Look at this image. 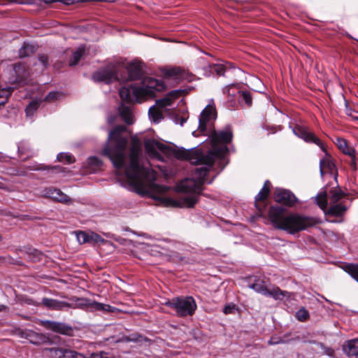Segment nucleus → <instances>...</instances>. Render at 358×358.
Instances as JSON below:
<instances>
[{
  "instance_id": "f257e3e1",
  "label": "nucleus",
  "mask_w": 358,
  "mask_h": 358,
  "mask_svg": "<svg viewBox=\"0 0 358 358\" xmlns=\"http://www.w3.org/2000/svg\"><path fill=\"white\" fill-rule=\"evenodd\" d=\"M233 138L232 130L229 127L219 131L211 133L212 149L204 154L201 149H178L175 150V157L179 159L188 160L192 164H203L206 166L196 168L192 178H186L178 185L179 192L187 194L178 199L166 196H154L162 201L165 206L178 208H192L198 201L201 193L205 178L213 166L215 160L222 158L227 153L226 144L230 143Z\"/></svg>"
},
{
  "instance_id": "f03ea898",
  "label": "nucleus",
  "mask_w": 358,
  "mask_h": 358,
  "mask_svg": "<svg viewBox=\"0 0 358 358\" xmlns=\"http://www.w3.org/2000/svg\"><path fill=\"white\" fill-rule=\"evenodd\" d=\"M125 130V126L119 125L110 131L108 140L111 141V144L104 148L103 154L111 160L116 169L124 171L131 185L137 190L144 189L147 182L149 189L156 179L155 172L149 162L141 158V144L136 138L132 139L129 156L126 155L128 138L122 136Z\"/></svg>"
},
{
  "instance_id": "7ed1b4c3",
  "label": "nucleus",
  "mask_w": 358,
  "mask_h": 358,
  "mask_svg": "<svg viewBox=\"0 0 358 358\" xmlns=\"http://www.w3.org/2000/svg\"><path fill=\"white\" fill-rule=\"evenodd\" d=\"M268 218L274 228L295 234L316 224L313 217L298 213L285 215V209L280 206H272L268 210Z\"/></svg>"
},
{
  "instance_id": "20e7f679",
  "label": "nucleus",
  "mask_w": 358,
  "mask_h": 358,
  "mask_svg": "<svg viewBox=\"0 0 358 358\" xmlns=\"http://www.w3.org/2000/svg\"><path fill=\"white\" fill-rule=\"evenodd\" d=\"M165 85L161 80L151 77L143 79L140 85H130L122 87L119 90L122 102L133 103L134 101L141 102L147 99L156 96V92L164 90Z\"/></svg>"
},
{
  "instance_id": "39448f33",
  "label": "nucleus",
  "mask_w": 358,
  "mask_h": 358,
  "mask_svg": "<svg viewBox=\"0 0 358 358\" xmlns=\"http://www.w3.org/2000/svg\"><path fill=\"white\" fill-rule=\"evenodd\" d=\"M293 132L295 135L303 139L306 142L316 144L325 152L324 157L320 161V172L322 176L324 175V169H327L330 171H332L334 169L335 165L332 162L331 156L327 152L321 141L313 133L310 131L308 128L301 125L296 126L293 129Z\"/></svg>"
},
{
  "instance_id": "423d86ee",
  "label": "nucleus",
  "mask_w": 358,
  "mask_h": 358,
  "mask_svg": "<svg viewBox=\"0 0 358 358\" xmlns=\"http://www.w3.org/2000/svg\"><path fill=\"white\" fill-rule=\"evenodd\" d=\"M164 305L176 311L179 317L192 316L196 309V303L192 296L175 297L168 300Z\"/></svg>"
},
{
  "instance_id": "0eeeda50",
  "label": "nucleus",
  "mask_w": 358,
  "mask_h": 358,
  "mask_svg": "<svg viewBox=\"0 0 358 358\" xmlns=\"http://www.w3.org/2000/svg\"><path fill=\"white\" fill-rule=\"evenodd\" d=\"M250 287L257 293L271 296L275 300H282L284 298H289L290 296V294L288 292L282 290L277 286H273L268 289L266 282L260 278L255 279V282L250 285Z\"/></svg>"
},
{
  "instance_id": "6e6552de",
  "label": "nucleus",
  "mask_w": 358,
  "mask_h": 358,
  "mask_svg": "<svg viewBox=\"0 0 358 358\" xmlns=\"http://www.w3.org/2000/svg\"><path fill=\"white\" fill-rule=\"evenodd\" d=\"M123 64H109L105 68L96 71L92 75V78L96 82H104L109 83L115 80H124V78L118 76L119 71L122 69Z\"/></svg>"
},
{
  "instance_id": "1a4fd4ad",
  "label": "nucleus",
  "mask_w": 358,
  "mask_h": 358,
  "mask_svg": "<svg viewBox=\"0 0 358 358\" xmlns=\"http://www.w3.org/2000/svg\"><path fill=\"white\" fill-rule=\"evenodd\" d=\"M123 64H109L105 68L96 71L92 75V78L96 82H104L109 83L115 80H124V78L118 76L119 71L122 69Z\"/></svg>"
},
{
  "instance_id": "9d476101",
  "label": "nucleus",
  "mask_w": 358,
  "mask_h": 358,
  "mask_svg": "<svg viewBox=\"0 0 358 358\" xmlns=\"http://www.w3.org/2000/svg\"><path fill=\"white\" fill-rule=\"evenodd\" d=\"M217 114L215 108L211 104H208L201 111L199 119V130L205 133L208 129L211 127L213 122L216 119Z\"/></svg>"
},
{
  "instance_id": "9b49d317",
  "label": "nucleus",
  "mask_w": 358,
  "mask_h": 358,
  "mask_svg": "<svg viewBox=\"0 0 358 358\" xmlns=\"http://www.w3.org/2000/svg\"><path fill=\"white\" fill-rule=\"evenodd\" d=\"M275 200L276 202L288 207H292L298 202L295 195L291 191L285 189H275Z\"/></svg>"
},
{
  "instance_id": "f8f14e48",
  "label": "nucleus",
  "mask_w": 358,
  "mask_h": 358,
  "mask_svg": "<svg viewBox=\"0 0 358 358\" xmlns=\"http://www.w3.org/2000/svg\"><path fill=\"white\" fill-rule=\"evenodd\" d=\"M41 324L45 329L61 334L71 336L73 333L71 327L62 322L45 320L41 322Z\"/></svg>"
},
{
  "instance_id": "ddd939ff",
  "label": "nucleus",
  "mask_w": 358,
  "mask_h": 358,
  "mask_svg": "<svg viewBox=\"0 0 358 358\" xmlns=\"http://www.w3.org/2000/svg\"><path fill=\"white\" fill-rule=\"evenodd\" d=\"M164 74L166 78H172L175 80H186L189 81L192 77V73L180 66L165 69Z\"/></svg>"
},
{
  "instance_id": "4468645a",
  "label": "nucleus",
  "mask_w": 358,
  "mask_h": 358,
  "mask_svg": "<svg viewBox=\"0 0 358 358\" xmlns=\"http://www.w3.org/2000/svg\"><path fill=\"white\" fill-rule=\"evenodd\" d=\"M43 196L46 198H50L54 201L63 203H71V199L69 196L65 194L60 189L55 187L45 188L43 190Z\"/></svg>"
},
{
  "instance_id": "2eb2a0df",
  "label": "nucleus",
  "mask_w": 358,
  "mask_h": 358,
  "mask_svg": "<svg viewBox=\"0 0 358 358\" xmlns=\"http://www.w3.org/2000/svg\"><path fill=\"white\" fill-rule=\"evenodd\" d=\"M12 71L15 78H11L9 80L10 83H20L25 81L29 76V71L27 67L22 63L13 64Z\"/></svg>"
},
{
  "instance_id": "dca6fc26",
  "label": "nucleus",
  "mask_w": 358,
  "mask_h": 358,
  "mask_svg": "<svg viewBox=\"0 0 358 358\" xmlns=\"http://www.w3.org/2000/svg\"><path fill=\"white\" fill-rule=\"evenodd\" d=\"M48 350L52 352L57 358H87L82 353L66 348H49Z\"/></svg>"
},
{
  "instance_id": "f3484780",
  "label": "nucleus",
  "mask_w": 358,
  "mask_h": 358,
  "mask_svg": "<svg viewBox=\"0 0 358 358\" xmlns=\"http://www.w3.org/2000/svg\"><path fill=\"white\" fill-rule=\"evenodd\" d=\"M41 303L48 309L55 310H62L66 308H72V305L66 301H62L54 299L43 298Z\"/></svg>"
},
{
  "instance_id": "a211bd4d",
  "label": "nucleus",
  "mask_w": 358,
  "mask_h": 358,
  "mask_svg": "<svg viewBox=\"0 0 358 358\" xmlns=\"http://www.w3.org/2000/svg\"><path fill=\"white\" fill-rule=\"evenodd\" d=\"M123 64L122 69L124 68V64ZM125 68L130 80H136L141 77L143 71L141 62L137 61L129 62L125 66Z\"/></svg>"
},
{
  "instance_id": "6ab92c4d",
  "label": "nucleus",
  "mask_w": 358,
  "mask_h": 358,
  "mask_svg": "<svg viewBox=\"0 0 358 358\" xmlns=\"http://www.w3.org/2000/svg\"><path fill=\"white\" fill-rule=\"evenodd\" d=\"M146 151L152 156L157 155V151H164L166 146L155 140H148L145 142Z\"/></svg>"
},
{
  "instance_id": "aec40b11",
  "label": "nucleus",
  "mask_w": 358,
  "mask_h": 358,
  "mask_svg": "<svg viewBox=\"0 0 358 358\" xmlns=\"http://www.w3.org/2000/svg\"><path fill=\"white\" fill-rule=\"evenodd\" d=\"M336 145L344 154L349 155L354 161L355 158V150L352 147L349 146L347 141L341 138H336Z\"/></svg>"
},
{
  "instance_id": "412c9836",
  "label": "nucleus",
  "mask_w": 358,
  "mask_h": 358,
  "mask_svg": "<svg viewBox=\"0 0 358 358\" xmlns=\"http://www.w3.org/2000/svg\"><path fill=\"white\" fill-rule=\"evenodd\" d=\"M348 208L342 203L331 204L325 213L328 215L341 217L346 212Z\"/></svg>"
},
{
  "instance_id": "4be33fe9",
  "label": "nucleus",
  "mask_w": 358,
  "mask_h": 358,
  "mask_svg": "<svg viewBox=\"0 0 358 358\" xmlns=\"http://www.w3.org/2000/svg\"><path fill=\"white\" fill-rule=\"evenodd\" d=\"M119 113L123 120L128 124L133 123V115L130 106H125L124 103L119 108Z\"/></svg>"
},
{
  "instance_id": "5701e85b",
  "label": "nucleus",
  "mask_w": 358,
  "mask_h": 358,
  "mask_svg": "<svg viewBox=\"0 0 358 358\" xmlns=\"http://www.w3.org/2000/svg\"><path fill=\"white\" fill-rule=\"evenodd\" d=\"M358 340L348 341L343 345V350L348 356H356L357 354Z\"/></svg>"
},
{
  "instance_id": "b1692460",
  "label": "nucleus",
  "mask_w": 358,
  "mask_h": 358,
  "mask_svg": "<svg viewBox=\"0 0 358 358\" xmlns=\"http://www.w3.org/2000/svg\"><path fill=\"white\" fill-rule=\"evenodd\" d=\"M164 111L159 109L156 106L150 108L148 113L150 117L155 123H159L163 119V113Z\"/></svg>"
},
{
  "instance_id": "393cba45",
  "label": "nucleus",
  "mask_w": 358,
  "mask_h": 358,
  "mask_svg": "<svg viewBox=\"0 0 358 358\" xmlns=\"http://www.w3.org/2000/svg\"><path fill=\"white\" fill-rule=\"evenodd\" d=\"M342 268L344 271L358 282V264H346Z\"/></svg>"
},
{
  "instance_id": "a878e982",
  "label": "nucleus",
  "mask_w": 358,
  "mask_h": 358,
  "mask_svg": "<svg viewBox=\"0 0 358 358\" xmlns=\"http://www.w3.org/2000/svg\"><path fill=\"white\" fill-rule=\"evenodd\" d=\"M13 90V87L0 86V108L7 103Z\"/></svg>"
},
{
  "instance_id": "bb28decb",
  "label": "nucleus",
  "mask_w": 358,
  "mask_h": 358,
  "mask_svg": "<svg viewBox=\"0 0 358 358\" xmlns=\"http://www.w3.org/2000/svg\"><path fill=\"white\" fill-rule=\"evenodd\" d=\"M24 252L27 254V257L32 262H39L41 260L43 257V254L34 248H25Z\"/></svg>"
},
{
  "instance_id": "cd10ccee",
  "label": "nucleus",
  "mask_w": 358,
  "mask_h": 358,
  "mask_svg": "<svg viewBox=\"0 0 358 358\" xmlns=\"http://www.w3.org/2000/svg\"><path fill=\"white\" fill-rule=\"evenodd\" d=\"M315 201L319 207L325 210L327 207V194L325 191L321 192L315 196Z\"/></svg>"
},
{
  "instance_id": "c85d7f7f",
  "label": "nucleus",
  "mask_w": 358,
  "mask_h": 358,
  "mask_svg": "<svg viewBox=\"0 0 358 358\" xmlns=\"http://www.w3.org/2000/svg\"><path fill=\"white\" fill-rule=\"evenodd\" d=\"M122 340L125 342H137V343H143L146 342L148 339L138 334H132L129 336H124Z\"/></svg>"
},
{
  "instance_id": "c756f323",
  "label": "nucleus",
  "mask_w": 358,
  "mask_h": 358,
  "mask_svg": "<svg viewBox=\"0 0 358 358\" xmlns=\"http://www.w3.org/2000/svg\"><path fill=\"white\" fill-rule=\"evenodd\" d=\"M91 306L95 310L107 312V313L113 312L114 309H115V308L110 306V305L104 304V303H99V302H94V303H91Z\"/></svg>"
},
{
  "instance_id": "7c9ffc66",
  "label": "nucleus",
  "mask_w": 358,
  "mask_h": 358,
  "mask_svg": "<svg viewBox=\"0 0 358 358\" xmlns=\"http://www.w3.org/2000/svg\"><path fill=\"white\" fill-rule=\"evenodd\" d=\"M173 104V99L169 96L160 99L156 101L155 106L164 111L166 110V107Z\"/></svg>"
},
{
  "instance_id": "2f4dec72",
  "label": "nucleus",
  "mask_w": 358,
  "mask_h": 358,
  "mask_svg": "<svg viewBox=\"0 0 358 358\" xmlns=\"http://www.w3.org/2000/svg\"><path fill=\"white\" fill-rule=\"evenodd\" d=\"M84 52L85 50L83 48H79L76 52H74L72 58L69 61V65H76L78 63L80 58L82 57L83 55L84 54Z\"/></svg>"
},
{
  "instance_id": "473e14b6",
  "label": "nucleus",
  "mask_w": 358,
  "mask_h": 358,
  "mask_svg": "<svg viewBox=\"0 0 358 358\" xmlns=\"http://www.w3.org/2000/svg\"><path fill=\"white\" fill-rule=\"evenodd\" d=\"M57 159L59 162H66L67 164H72L75 162V158L73 155L66 152H61L57 155Z\"/></svg>"
},
{
  "instance_id": "72a5a7b5",
  "label": "nucleus",
  "mask_w": 358,
  "mask_h": 358,
  "mask_svg": "<svg viewBox=\"0 0 358 358\" xmlns=\"http://www.w3.org/2000/svg\"><path fill=\"white\" fill-rule=\"evenodd\" d=\"M40 102L37 100H34L29 103L25 109L26 115L31 116L36 111L39 106Z\"/></svg>"
},
{
  "instance_id": "f704fd0d",
  "label": "nucleus",
  "mask_w": 358,
  "mask_h": 358,
  "mask_svg": "<svg viewBox=\"0 0 358 358\" xmlns=\"http://www.w3.org/2000/svg\"><path fill=\"white\" fill-rule=\"evenodd\" d=\"M240 94V101H244L248 106H250L252 103L251 94L248 91H238Z\"/></svg>"
},
{
  "instance_id": "c9c22d12",
  "label": "nucleus",
  "mask_w": 358,
  "mask_h": 358,
  "mask_svg": "<svg viewBox=\"0 0 358 358\" xmlns=\"http://www.w3.org/2000/svg\"><path fill=\"white\" fill-rule=\"evenodd\" d=\"M31 170L40 171V170H47L51 171L52 172L57 171L60 172L62 171V167L61 166H48L43 164H38L34 167L31 169Z\"/></svg>"
},
{
  "instance_id": "e433bc0d",
  "label": "nucleus",
  "mask_w": 358,
  "mask_h": 358,
  "mask_svg": "<svg viewBox=\"0 0 358 358\" xmlns=\"http://www.w3.org/2000/svg\"><path fill=\"white\" fill-rule=\"evenodd\" d=\"M330 203H336L339 200L343 197V192L341 190L334 189L331 190Z\"/></svg>"
},
{
  "instance_id": "4c0bfd02",
  "label": "nucleus",
  "mask_w": 358,
  "mask_h": 358,
  "mask_svg": "<svg viewBox=\"0 0 358 358\" xmlns=\"http://www.w3.org/2000/svg\"><path fill=\"white\" fill-rule=\"evenodd\" d=\"M33 46L29 44H24V45L19 50L20 57H25L29 56L33 52Z\"/></svg>"
},
{
  "instance_id": "58836bf2",
  "label": "nucleus",
  "mask_w": 358,
  "mask_h": 358,
  "mask_svg": "<svg viewBox=\"0 0 358 358\" xmlns=\"http://www.w3.org/2000/svg\"><path fill=\"white\" fill-rule=\"evenodd\" d=\"M76 238L80 244L90 243V232L78 231L76 232Z\"/></svg>"
},
{
  "instance_id": "ea45409f",
  "label": "nucleus",
  "mask_w": 358,
  "mask_h": 358,
  "mask_svg": "<svg viewBox=\"0 0 358 358\" xmlns=\"http://www.w3.org/2000/svg\"><path fill=\"white\" fill-rule=\"evenodd\" d=\"M296 317L299 321L305 322L309 318V313L308 310L302 308L296 313Z\"/></svg>"
},
{
  "instance_id": "a19ab883",
  "label": "nucleus",
  "mask_w": 358,
  "mask_h": 358,
  "mask_svg": "<svg viewBox=\"0 0 358 358\" xmlns=\"http://www.w3.org/2000/svg\"><path fill=\"white\" fill-rule=\"evenodd\" d=\"M270 192V189H266V188H262V189L259 192V193L255 196V201H261L265 200Z\"/></svg>"
},
{
  "instance_id": "79ce46f5",
  "label": "nucleus",
  "mask_w": 358,
  "mask_h": 358,
  "mask_svg": "<svg viewBox=\"0 0 358 358\" xmlns=\"http://www.w3.org/2000/svg\"><path fill=\"white\" fill-rule=\"evenodd\" d=\"M105 240L94 232H90V243H103Z\"/></svg>"
},
{
  "instance_id": "37998d69",
  "label": "nucleus",
  "mask_w": 358,
  "mask_h": 358,
  "mask_svg": "<svg viewBox=\"0 0 358 358\" xmlns=\"http://www.w3.org/2000/svg\"><path fill=\"white\" fill-rule=\"evenodd\" d=\"M212 71L215 72L217 76H223L224 73V67L222 64H215L212 67Z\"/></svg>"
},
{
  "instance_id": "c03bdc74",
  "label": "nucleus",
  "mask_w": 358,
  "mask_h": 358,
  "mask_svg": "<svg viewBox=\"0 0 358 358\" xmlns=\"http://www.w3.org/2000/svg\"><path fill=\"white\" fill-rule=\"evenodd\" d=\"M88 162L90 165L94 166L96 167H99L102 164L101 161L96 157H90L88 159Z\"/></svg>"
},
{
  "instance_id": "a18cd8bd",
  "label": "nucleus",
  "mask_w": 358,
  "mask_h": 358,
  "mask_svg": "<svg viewBox=\"0 0 358 358\" xmlns=\"http://www.w3.org/2000/svg\"><path fill=\"white\" fill-rule=\"evenodd\" d=\"M61 94L58 92H50L45 97V100L50 101L59 99Z\"/></svg>"
},
{
  "instance_id": "49530a36",
  "label": "nucleus",
  "mask_w": 358,
  "mask_h": 358,
  "mask_svg": "<svg viewBox=\"0 0 358 358\" xmlns=\"http://www.w3.org/2000/svg\"><path fill=\"white\" fill-rule=\"evenodd\" d=\"M92 358H113V357H110L108 355V353L104 352H101L99 353H93L92 355Z\"/></svg>"
},
{
  "instance_id": "de8ad7c7",
  "label": "nucleus",
  "mask_w": 358,
  "mask_h": 358,
  "mask_svg": "<svg viewBox=\"0 0 358 358\" xmlns=\"http://www.w3.org/2000/svg\"><path fill=\"white\" fill-rule=\"evenodd\" d=\"M235 309V306L234 304L227 305L224 308V313L225 314L232 313L234 310Z\"/></svg>"
},
{
  "instance_id": "09e8293b",
  "label": "nucleus",
  "mask_w": 358,
  "mask_h": 358,
  "mask_svg": "<svg viewBox=\"0 0 358 358\" xmlns=\"http://www.w3.org/2000/svg\"><path fill=\"white\" fill-rule=\"evenodd\" d=\"M85 0H59V2L63 3L66 5L73 4L79 2H84Z\"/></svg>"
},
{
  "instance_id": "8fccbe9b",
  "label": "nucleus",
  "mask_w": 358,
  "mask_h": 358,
  "mask_svg": "<svg viewBox=\"0 0 358 358\" xmlns=\"http://www.w3.org/2000/svg\"><path fill=\"white\" fill-rule=\"evenodd\" d=\"M39 62L42 64L44 67H46L48 65V57L46 55H42L38 57Z\"/></svg>"
},
{
  "instance_id": "3c124183",
  "label": "nucleus",
  "mask_w": 358,
  "mask_h": 358,
  "mask_svg": "<svg viewBox=\"0 0 358 358\" xmlns=\"http://www.w3.org/2000/svg\"><path fill=\"white\" fill-rule=\"evenodd\" d=\"M0 189H4L8 192H10L12 189L10 187H9L3 181V180L0 178Z\"/></svg>"
},
{
  "instance_id": "603ef678",
  "label": "nucleus",
  "mask_w": 358,
  "mask_h": 358,
  "mask_svg": "<svg viewBox=\"0 0 358 358\" xmlns=\"http://www.w3.org/2000/svg\"><path fill=\"white\" fill-rule=\"evenodd\" d=\"M153 187H154V189H155L156 190H157L159 192H166L169 189V188L164 185H154Z\"/></svg>"
},
{
  "instance_id": "864d4df0",
  "label": "nucleus",
  "mask_w": 358,
  "mask_h": 358,
  "mask_svg": "<svg viewBox=\"0 0 358 358\" xmlns=\"http://www.w3.org/2000/svg\"><path fill=\"white\" fill-rule=\"evenodd\" d=\"M233 86H230V87H227L226 88L224 89V93H227L229 96H234V92H231V90L233 89Z\"/></svg>"
},
{
  "instance_id": "5fc2aeb1",
  "label": "nucleus",
  "mask_w": 358,
  "mask_h": 358,
  "mask_svg": "<svg viewBox=\"0 0 358 358\" xmlns=\"http://www.w3.org/2000/svg\"><path fill=\"white\" fill-rule=\"evenodd\" d=\"M270 185H271V183L268 180H266L264 182V186L262 188H266V189H270Z\"/></svg>"
},
{
  "instance_id": "6e6d98bb",
  "label": "nucleus",
  "mask_w": 358,
  "mask_h": 358,
  "mask_svg": "<svg viewBox=\"0 0 358 358\" xmlns=\"http://www.w3.org/2000/svg\"><path fill=\"white\" fill-rule=\"evenodd\" d=\"M285 343V341H283L282 339H280L278 341H273L272 340H270L268 341V343L271 344V345L278 344V343Z\"/></svg>"
},
{
  "instance_id": "4d7b16f0",
  "label": "nucleus",
  "mask_w": 358,
  "mask_h": 358,
  "mask_svg": "<svg viewBox=\"0 0 358 358\" xmlns=\"http://www.w3.org/2000/svg\"><path fill=\"white\" fill-rule=\"evenodd\" d=\"M8 310V307L5 305L1 304L0 305V312L6 311Z\"/></svg>"
},
{
  "instance_id": "13d9d810",
  "label": "nucleus",
  "mask_w": 358,
  "mask_h": 358,
  "mask_svg": "<svg viewBox=\"0 0 358 358\" xmlns=\"http://www.w3.org/2000/svg\"><path fill=\"white\" fill-rule=\"evenodd\" d=\"M10 3H22L20 0H8Z\"/></svg>"
},
{
  "instance_id": "bf43d9fd",
  "label": "nucleus",
  "mask_w": 358,
  "mask_h": 358,
  "mask_svg": "<svg viewBox=\"0 0 358 358\" xmlns=\"http://www.w3.org/2000/svg\"><path fill=\"white\" fill-rule=\"evenodd\" d=\"M185 122V119L182 118L181 120L180 124L182 125Z\"/></svg>"
},
{
  "instance_id": "052dcab7",
  "label": "nucleus",
  "mask_w": 358,
  "mask_h": 358,
  "mask_svg": "<svg viewBox=\"0 0 358 358\" xmlns=\"http://www.w3.org/2000/svg\"><path fill=\"white\" fill-rule=\"evenodd\" d=\"M295 340L299 341V336H297L296 338H292V341H295Z\"/></svg>"
},
{
  "instance_id": "680f3d73",
  "label": "nucleus",
  "mask_w": 358,
  "mask_h": 358,
  "mask_svg": "<svg viewBox=\"0 0 358 358\" xmlns=\"http://www.w3.org/2000/svg\"><path fill=\"white\" fill-rule=\"evenodd\" d=\"M1 241V236H0V241Z\"/></svg>"
},
{
  "instance_id": "e2e57ef3",
  "label": "nucleus",
  "mask_w": 358,
  "mask_h": 358,
  "mask_svg": "<svg viewBox=\"0 0 358 358\" xmlns=\"http://www.w3.org/2000/svg\"><path fill=\"white\" fill-rule=\"evenodd\" d=\"M357 120H358V117H357Z\"/></svg>"
}]
</instances>
